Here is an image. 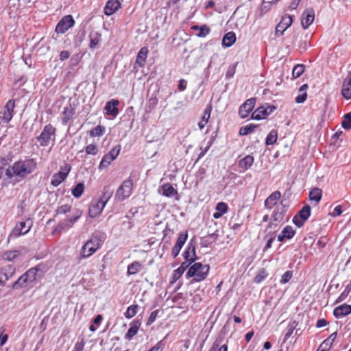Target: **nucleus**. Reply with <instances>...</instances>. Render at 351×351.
<instances>
[{"label": "nucleus", "mask_w": 351, "mask_h": 351, "mask_svg": "<svg viewBox=\"0 0 351 351\" xmlns=\"http://www.w3.org/2000/svg\"><path fill=\"white\" fill-rule=\"evenodd\" d=\"M38 167L36 159L26 158L24 160H19L13 163L5 170V176L8 178L19 177L24 178L33 173Z\"/></svg>", "instance_id": "nucleus-1"}, {"label": "nucleus", "mask_w": 351, "mask_h": 351, "mask_svg": "<svg viewBox=\"0 0 351 351\" xmlns=\"http://www.w3.org/2000/svg\"><path fill=\"white\" fill-rule=\"evenodd\" d=\"M45 267L39 264L36 267L29 269L23 274L12 285V288L17 289L22 287H33L38 279H41L45 274Z\"/></svg>", "instance_id": "nucleus-2"}, {"label": "nucleus", "mask_w": 351, "mask_h": 351, "mask_svg": "<svg viewBox=\"0 0 351 351\" xmlns=\"http://www.w3.org/2000/svg\"><path fill=\"white\" fill-rule=\"evenodd\" d=\"M103 237L99 234H93L82 247L80 253V259L88 258L95 253L103 243Z\"/></svg>", "instance_id": "nucleus-3"}, {"label": "nucleus", "mask_w": 351, "mask_h": 351, "mask_svg": "<svg viewBox=\"0 0 351 351\" xmlns=\"http://www.w3.org/2000/svg\"><path fill=\"white\" fill-rule=\"evenodd\" d=\"M209 271L210 266L208 265L195 263L189 267L186 276L188 278H193V281L201 282L206 278Z\"/></svg>", "instance_id": "nucleus-4"}, {"label": "nucleus", "mask_w": 351, "mask_h": 351, "mask_svg": "<svg viewBox=\"0 0 351 351\" xmlns=\"http://www.w3.org/2000/svg\"><path fill=\"white\" fill-rule=\"evenodd\" d=\"M56 129L51 124L46 125L42 130L40 134L36 137L37 141L40 146L47 147L49 145L50 141H54L56 138Z\"/></svg>", "instance_id": "nucleus-5"}, {"label": "nucleus", "mask_w": 351, "mask_h": 351, "mask_svg": "<svg viewBox=\"0 0 351 351\" xmlns=\"http://www.w3.org/2000/svg\"><path fill=\"white\" fill-rule=\"evenodd\" d=\"M82 211L77 210L72 217L69 219H65L60 221L58 224L54 228L53 234L58 232L69 230L73 227L74 223L81 217Z\"/></svg>", "instance_id": "nucleus-6"}, {"label": "nucleus", "mask_w": 351, "mask_h": 351, "mask_svg": "<svg viewBox=\"0 0 351 351\" xmlns=\"http://www.w3.org/2000/svg\"><path fill=\"white\" fill-rule=\"evenodd\" d=\"M133 182L131 179L124 180L116 191L114 198L121 202L128 199L132 194Z\"/></svg>", "instance_id": "nucleus-7"}, {"label": "nucleus", "mask_w": 351, "mask_h": 351, "mask_svg": "<svg viewBox=\"0 0 351 351\" xmlns=\"http://www.w3.org/2000/svg\"><path fill=\"white\" fill-rule=\"evenodd\" d=\"M32 225L33 223L30 219L17 223L10 233L8 238L16 239L20 236L26 234L30 231Z\"/></svg>", "instance_id": "nucleus-8"}, {"label": "nucleus", "mask_w": 351, "mask_h": 351, "mask_svg": "<svg viewBox=\"0 0 351 351\" xmlns=\"http://www.w3.org/2000/svg\"><path fill=\"white\" fill-rule=\"evenodd\" d=\"M121 149L120 145H117L112 148L110 152L104 155L99 165V169L107 168L119 156Z\"/></svg>", "instance_id": "nucleus-9"}, {"label": "nucleus", "mask_w": 351, "mask_h": 351, "mask_svg": "<svg viewBox=\"0 0 351 351\" xmlns=\"http://www.w3.org/2000/svg\"><path fill=\"white\" fill-rule=\"evenodd\" d=\"M15 100L10 99L7 101L3 109L0 112V119L4 123H8L12 119L14 114Z\"/></svg>", "instance_id": "nucleus-10"}, {"label": "nucleus", "mask_w": 351, "mask_h": 351, "mask_svg": "<svg viewBox=\"0 0 351 351\" xmlns=\"http://www.w3.org/2000/svg\"><path fill=\"white\" fill-rule=\"evenodd\" d=\"M75 25L73 17L69 14L63 16L58 23L55 32L57 34H64L69 28Z\"/></svg>", "instance_id": "nucleus-11"}, {"label": "nucleus", "mask_w": 351, "mask_h": 351, "mask_svg": "<svg viewBox=\"0 0 351 351\" xmlns=\"http://www.w3.org/2000/svg\"><path fill=\"white\" fill-rule=\"evenodd\" d=\"M311 215V207L305 205L300 210L299 213L293 218V223L298 228L304 226V222L309 218Z\"/></svg>", "instance_id": "nucleus-12"}, {"label": "nucleus", "mask_w": 351, "mask_h": 351, "mask_svg": "<svg viewBox=\"0 0 351 351\" xmlns=\"http://www.w3.org/2000/svg\"><path fill=\"white\" fill-rule=\"evenodd\" d=\"M276 109L274 105H267L258 107L252 114V119L261 120L266 119Z\"/></svg>", "instance_id": "nucleus-13"}, {"label": "nucleus", "mask_w": 351, "mask_h": 351, "mask_svg": "<svg viewBox=\"0 0 351 351\" xmlns=\"http://www.w3.org/2000/svg\"><path fill=\"white\" fill-rule=\"evenodd\" d=\"M70 171L71 167L67 164L63 167H61L60 171L53 175L51 180V184L53 186L60 185L67 178Z\"/></svg>", "instance_id": "nucleus-14"}, {"label": "nucleus", "mask_w": 351, "mask_h": 351, "mask_svg": "<svg viewBox=\"0 0 351 351\" xmlns=\"http://www.w3.org/2000/svg\"><path fill=\"white\" fill-rule=\"evenodd\" d=\"M256 104V99L250 98L247 99L244 104H243L239 110V114L242 119H245L248 117L249 114L252 111Z\"/></svg>", "instance_id": "nucleus-15"}, {"label": "nucleus", "mask_w": 351, "mask_h": 351, "mask_svg": "<svg viewBox=\"0 0 351 351\" xmlns=\"http://www.w3.org/2000/svg\"><path fill=\"white\" fill-rule=\"evenodd\" d=\"M15 273V267L12 265L0 268V286H3Z\"/></svg>", "instance_id": "nucleus-16"}, {"label": "nucleus", "mask_w": 351, "mask_h": 351, "mask_svg": "<svg viewBox=\"0 0 351 351\" xmlns=\"http://www.w3.org/2000/svg\"><path fill=\"white\" fill-rule=\"evenodd\" d=\"M292 23L293 18L291 16L284 15L276 27V34L282 35L283 32L291 25Z\"/></svg>", "instance_id": "nucleus-17"}, {"label": "nucleus", "mask_w": 351, "mask_h": 351, "mask_svg": "<svg viewBox=\"0 0 351 351\" xmlns=\"http://www.w3.org/2000/svg\"><path fill=\"white\" fill-rule=\"evenodd\" d=\"M182 256L185 261H189L191 263H193L196 260L197 256L195 254V245L193 239L188 243Z\"/></svg>", "instance_id": "nucleus-18"}, {"label": "nucleus", "mask_w": 351, "mask_h": 351, "mask_svg": "<svg viewBox=\"0 0 351 351\" xmlns=\"http://www.w3.org/2000/svg\"><path fill=\"white\" fill-rule=\"evenodd\" d=\"M105 206L98 199L92 201L89 209L88 215L91 218H95L99 215L104 210Z\"/></svg>", "instance_id": "nucleus-19"}, {"label": "nucleus", "mask_w": 351, "mask_h": 351, "mask_svg": "<svg viewBox=\"0 0 351 351\" xmlns=\"http://www.w3.org/2000/svg\"><path fill=\"white\" fill-rule=\"evenodd\" d=\"M315 19V12L313 9H307L304 11L302 17V26L306 29H307L313 22Z\"/></svg>", "instance_id": "nucleus-20"}, {"label": "nucleus", "mask_w": 351, "mask_h": 351, "mask_svg": "<svg viewBox=\"0 0 351 351\" xmlns=\"http://www.w3.org/2000/svg\"><path fill=\"white\" fill-rule=\"evenodd\" d=\"M119 104V101L117 99H111L106 104L105 110L106 114L116 117L119 114V110L117 106Z\"/></svg>", "instance_id": "nucleus-21"}, {"label": "nucleus", "mask_w": 351, "mask_h": 351, "mask_svg": "<svg viewBox=\"0 0 351 351\" xmlns=\"http://www.w3.org/2000/svg\"><path fill=\"white\" fill-rule=\"evenodd\" d=\"M341 95L347 100L351 99V73H349L343 82Z\"/></svg>", "instance_id": "nucleus-22"}, {"label": "nucleus", "mask_w": 351, "mask_h": 351, "mask_svg": "<svg viewBox=\"0 0 351 351\" xmlns=\"http://www.w3.org/2000/svg\"><path fill=\"white\" fill-rule=\"evenodd\" d=\"M141 325V319H136L134 321H132L130 324V328L125 335V338L128 340L132 339V337L137 334Z\"/></svg>", "instance_id": "nucleus-23"}, {"label": "nucleus", "mask_w": 351, "mask_h": 351, "mask_svg": "<svg viewBox=\"0 0 351 351\" xmlns=\"http://www.w3.org/2000/svg\"><path fill=\"white\" fill-rule=\"evenodd\" d=\"M295 234V231L291 226H285L280 234H278L277 239L279 242H283L285 240L292 239Z\"/></svg>", "instance_id": "nucleus-24"}, {"label": "nucleus", "mask_w": 351, "mask_h": 351, "mask_svg": "<svg viewBox=\"0 0 351 351\" xmlns=\"http://www.w3.org/2000/svg\"><path fill=\"white\" fill-rule=\"evenodd\" d=\"M350 313L351 305H348L347 304H343L339 306H337L333 310V315L337 319L346 316Z\"/></svg>", "instance_id": "nucleus-25"}, {"label": "nucleus", "mask_w": 351, "mask_h": 351, "mask_svg": "<svg viewBox=\"0 0 351 351\" xmlns=\"http://www.w3.org/2000/svg\"><path fill=\"white\" fill-rule=\"evenodd\" d=\"M120 8L121 3L118 0H109L104 7V13L107 16H110L116 12Z\"/></svg>", "instance_id": "nucleus-26"}, {"label": "nucleus", "mask_w": 351, "mask_h": 351, "mask_svg": "<svg viewBox=\"0 0 351 351\" xmlns=\"http://www.w3.org/2000/svg\"><path fill=\"white\" fill-rule=\"evenodd\" d=\"M148 54V49L145 47L141 48L138 52L136 59L134 63V68L137 66L141 68L144 66Z\"/></svg>", "instance_id": "nucleus-27"}, {"label": "nucleus", "mask_w": 351, "mask_h": 351, "mask_svg": "<svg viewBox=\"0 0 351 351\" xmlns=\"http://www.w3.org/2000/svg\"><path fill=\"white\" fill-rule=\"evenodd\" d=\"M75 114V110L71 105L65 106L62 112V123L66 125L72 119Z\"/></svg>", "instance_id": "nucleus-28"}, {"label": "nucleus", "mask_w": 351, "mask_h": 351, "mask_svg": "<svg viewBox=\"0 0 351 351\" xmlns=\"http://www.w3.org/2000/svg\"><path fill=\"white\" fill-rule=\"evenodd\" d=\"M281 194L279 191L272 193L265 201V206L267 208L271 209L280 198Z\"/></svg>", "instance_id": "nucleus-29"}, {"label": "nucleus", "mask_w": 351, "mask_h": 351, "mask_svg": "<svg viewBox=\"0 0 351 351\" xmlns=\"http://www.w3.org/2000/svg\"><path fill=\"white\" fill-rule=\"evenodd\" d=\"M236 34L233 32L226 33L222 39V45L224 47H230L236 42Z\"/></svg>", "instance_id": "nucleus-30"}, {"label": "nucleus", "mask_w": 351, "mask_h": 351, "mask_svg": "<svg viewBox=\"0 0 351 351\" xmlns=\"http://www.w3.org/2000/svg\"><path fill=\"white\" fill-rule=\"evenodd\" d=\"M254 162V158L251 155L245 156L243 158L241 159L239 162V168L243 171H246L251 167Z\"/></svg>", "instance_id": "nucleus-31"}, {"label": "nucleus", "mask_w": 351, "mask_h": 351, "mask_svg": "<svg viewBox=\"0 0 351 351\" xmlns=\"http://www.w3.org/2000/svg\"><path fill=\"white\" fill-rule=\"evenodd\" d=\"M160 189L162 195L167 197H171L178 194L177 190L169 183L162 184Z\"/></svg>", "instance_id": "nucleus-32"}, {"label": "nucleus", "mask_w": 351, "mask_h": 351, "mask_svg": "<svg viewBox=\"0 0 351 351\" xmlns=\"http://www.w3.org/2000/svg\"><path fill=\"white\" fill-rule=\"evenodd\" d=\"M88 37L90 39V49H95L101 41V35L97 32H92L90 33Z\"/></svg>", "instance_id": "nucleus-33"}, {"label": "nucleus", "mask_w": 351, "mask_h": 351, "mask_svg": "<svg viewBox=\"0 0 351 351\" xmlns=\"http://www.w3.org/2000/svg\"><path fill=\"white\" fill-rule=\"evenodd\" d=\"M112 194L113 190H112L109 186H105L103 189L101 196L98 199V200L106 206Z\"/></svg>", "instance_id": "nucleus-34"}, {"label": "nucleus", "mask_w": 351, "mask_h": 351, "mask_svg": "<svg viewBox=\"0 0 351 351\" xmlns=\"http://www.w3.org/2000/svg\"><path fill=\"white\" fill-rule=\"evenodd\" d=\"M143 267L138 261H134L128 266L127 274L128 276L136 274Z\"/></svg>", "instance_id": "nucleus-35"}, {"label": "nucleus", "mask_w": 351, "mask_h": 351, "mask_svg": "<svg viewBox=\"0 0 351 351\" xmlns=\"http://www.w3.org/2000/svg\"><path fill=\"white\" fill-rule=\"evenodd\" d=\"M285 216V210L282 206H278L274 210L272 214V219L276 222H281L283 221Z\"/></svg>", "instance_id": "nucleus-36"}, {"label": "nucleus", "mask_w": 351, "mask_h": 351, "mask_svg": "<svg viewBox=\"0 0 351 351\" xmlns=\"http://www.w3.org/2000/svg\"><path fill=\"white\" fill-rule=\"evenodd\" d=\"M191 29L193 30H199V33L197 36L201 38L206 37L210 32V29L206 25H202L201 26L193 25L191 27Z\"/></svg>", "instance_id": "nucleus-37"}, {"label": "nucleus", "mask_w": 351, "mask_h": 351, "mask_svg": "<svg viewBox=\"0 0 351 351\" xmlns=\"http://www.w3.org/2000/svg\"><path fill=\"white\" fill-rule=\"evenodd\" d=\"M298 323L296 321H291L289 323L287 328L286 332L284 336L283 342H285L289 339V338L292 335L294 330L298 326Z\"/></svg>", "instance_id": "nucleus-38"}, {"label": "nucleus", "mask_w": 351, "mask_h": 351, "mask_svg": "<svg viewBox=\"0 0 351 351\" xmlns=\"http://www.w3.org/2000/svg\"><path fill=\"white\" fill-rule=\"evenodd\" d=\"M274 3H271L269 0H263V3L258 10V16L261 17L267 13L271 8Z\"/></svg>", "instance_id": "nucleus-39"}, {"label": "nucleus", "mask_w": 351, "mask_h": 351, "mask_svg": "<svg viewBox=\"0 0 351 351\" xmlns=\"http://www.w3.org/2000/svg\"><path fill=\"white\" fill-rule=\"evenodd\" d=\"M322 197V191L319 188L313 189L309 193V199L311 201H314L318 203Z\"/></svg>", "instance_id": "nucleus-40"}, {"label": "nucleus", "mask_w": 351, "mask_h": 351, "mask_svg": "<svg viewBox=\"0 0 351 351\" xmlns=\"http://www.w3.org/2000/svg\"><path fill=\"white\" fill-rule=\"evenodd\" d=\"M210 112H211L210 108H206L204 110L202 120L198 123V126L200 130H202L206 126V125L208 123V120L210 117Z\"/></svg>", "instance_id": "nucleus-41"}, {"label": "nucleus", "mask_w": 351, "mask_h": 351, "mask_svg": "<svg viewBox=\"0 0 351 351\" xmlns=\"http://www.w3.org/2000/svg\"><path fill=\"white\" fill-rule=\"evenodd\" d=\"M21 255V252L19 250H9L6 251L3 254V258L8 261H13L14 259L18 258Z\"/></svg>", "instance_id": "nucleus-42"}, {"label": "nucleus", "mask_w": 351, "mask_h": 351, "mask_svg": "<svg viewBox=\"0 0 351 351\" xmlns=\"http://www.w3.org/2000/svg\"><path fill=\"white\" fill-rule=\"evenodd\" d=\"M84 189V184L83 182H79L72 189L71 193L75 198H79L83 194Z\"/></svg>", "instance_id": "nucleus-43"}, {"label": "nucleus", "mask_w": 351, "mask_h": 351, "mask_svg": "<svg viewBox=\"0 0 351 351\" xmlns=\"http://www.w3.org/2000/svg\"><path fill=\"white\" fill-rule=\"evenodd\" d=\"M139 308V306L138 304H132L128 307L124 315L127 319H131L133 317L136 313Z\"/></svg>", "instance_id": "nucleus-44"}, {"label": "nucleus", "mask_w": 351, "mask_h": 351, "mask_svg": "<svg viewBox=\"0 0 351 351\" xmlns=\"http://www.w3.org/2000/svg\"><path fill=\"white\" fill-rule=\"evenodd\" d=\"M277 138H278L277 131L275 130H272L270 131V132L267 136L265 143L267 145H274L276 142Z\"/></svg>", "instance_id": "nucleus-45"}, {"label": "nucleus", "mask_w": 351, "mask_h": 351, "mask_svg": "<svg viewBox=\"0 0 351 351\" xmlns=\"http://www.w3.org/2000/svg\"><path fill=\"white\" fill-rule=\"evenodd\" d=\"M305 66L302 64L295 65L292 71V76L293 78H298L304 72Z\"/></svg>", "instance_id": "nucleus-46"}, {"label": "nucleus", "mask_w": 351, "mask_h": 351, "mask_svg": "<svg viewBox=\"0 0 351 351\" xmlns=\"http://www.w3.org/2000/svg\"><path fill=\"white\" fill-rule=\"evenodd\" d=\"M105 132V128L101 125L96 126L90 131V135L92 137L101 136Z\"/></svg>", "instance_id": "nucleus-47"}, {"label": "nucleus", "mask_w": 351, "mask_h": 351, "mask_svg": "<svg viewBox=\"0 0 351 351\" xmlns=\"http://www.w3.org/2000/svg\"><path fill=\"white\" fill-rule=\"evenodd\" d=\"M256 128V125L254 124H248L245 126L241 127L239 130V134L241 136H245L252 132L254 129Z\"/></svg>", "instance_id": "nucleus-48"}, {"label": "nucleus", "mask_w": 351, "mask_h": 351, "mask_svg": "<svg viewBox=\"0 0 351 351\" xmlns=\"http://www.w3.org/2000/svg\"><path fill=\"white\" fill-rule=\"evenodd\" d=\"M188 238V232L187 231L182 232L179 234L177 241L176 242V245H178L180 247H183L184 243H186Z\"/></svg>", "instance_id": "nucleus-49"}, {"label": "nucleus", "mask_w": 351, "mask_h": 351, "mask_svg": "<svg viewBox=\"0 0 351 351\" xmlns=\"http://www.w3.org/2000/svg\"><path fill=\"white\" fill-rule=\"evenodd\" d=\"M158 99L156 96H152L149 98L147 103V109L149 112H151L153 109L155 108L156 105L158 104Z\"/></svg>", "instance_id": "nucleus-50"}, {"label": "nucleus", "mask_w": 351, "mask_h": 351, "mask_svg": "<svg viewBox=\"0 0 351 351\" xmlns=\"http://www.w3.org/2000/svg\"><path fill=\"white\" fill-rule=\"evenodd\" d=\"M341 126L345 130L351 129V114L348 113L344 116V119L341 122Z\"/></svg>", "instance_id": "nucleus-51"}, {"label": "nucleus", "mask_w": 351, "mask_h": 351, "mask_svg": "<svg viewBox=\"0 0 351 351\" xmlns=\"http://www.w3.org/2000/svg\"><path fill=\"white\" fill-rule=\"evenodd\" d=\"M350 291H351V283H350L349 285H348L346 286V287L345 288L343 291L338 297V298H337L336 302H340L344 300L348 297V295H349Z\"/></svg>", "instance_id": "nucleus-52"}, {"label": "nucleus", "mask_w": 351, "mask_h": 351, "mask_svg": "<svg viewBox=\"0 0 351 351\" xmlns=\"http://www.w3.org/2000/svg\"><path fill=\"white\" fill-rule=\"evenodd\" d=\"M71 210V206L69 204H64L60 206L56 210V215H64L69 213Z\"/></svg>", "instance_id": "nucleus-53"}, {"label": "nucleus", "mask_w": 351, "mask_h": 351, "mask_svg": "<svg viewBox=\"0 0 351 351\" xmlns=\"http://www.w3.org/2000/svg\"><path fill=\"white\" fill-rule=\"evenodd\" d=\"M85 152L88 155L95 156L98 152V147L95 144H90L85 147Z\"/></svg>", "instance_id": "nucleus-54"}, {"label": "nucleus", "mask_w": 351, "mask_h": 351, "mask_svg": "<svg viewBox=\"0 0 351 351\" xmlns=\"http://www.w3.org/2000/svg\"><path fill=\"white\" fill-rule=\"evenodd\" d=\"M278 223L276 221H271L268 226V227L266 229V231H267V236H269V234H274V233L278 230Z\"/></svg>", "instance_id": "nucleus-55"}, {"label": "nucleus", "mask_w": 351, "mask_h": 351, "mask_svg": "<svg viewBox=\"0 0 351 351\" xmlns=\"http://www.w3.org/2000/svg\"><path fill=\"white\" fill-rule=\"evenodd\" d=\"M293 276V271H285L283 275L282 276V278L280 279V283L281 284H286L292 278Z\"/></svg>", "instance_id": "nucleus-56"}, {"label": "nucleus", "mask_w": 351, "mask_h": 351, "mask_svg": "<svg viewBox=\"0 0 351 351\" xmlns=\"http://www.w3.org/2000/svg\"><path fill=\"white\" fill-rule=\"evenodd\" d=\"M216 210L223 215L228 211V205L224 202H219L216 206Z\"/></svg>", "instance_id": "nucleus-57"}, {"label": "nucleus", "mask_w": 351, "mask_h": 351, "mask_svg": "<svg viewBox=\"0 0 351 351\" xmlns=\"http://www.w3.org/2000/svg\"><path fill=\"white\" fill-rule=\"evenodd\" d=\"M183 274H184V272L182 271H181L180 269H179L178 268L175 269L172 274V280L171 282V283L176 282L182 276Z\"/></svg>", "instance_id": "nucleus-58"}, {"label": "nucleus", "mask_w": 351, "mask_h": 351, "mask_svg": "<svg viewBox=\"0 0 351 351\" xmlns=\"http://www.w3.org/2000/svg\"><path fill=\"white\" fill-rule=\"evenodd\" d=\"M158 313H159V310H155L151 313V314L147 321V326L152 324L155 322V320L158 315Z\"/></svg>", "instance_id": "nucleus-59"}, {"label": "nucleus", "mask_w": 351, "mask_h": 351, "mask_svg": "<svg viewBox=\"0 0 351 351\" xmlns=\"http://www.w3.org/2000/svg\"><path fill=\"white\" fill-rule=\"evenodd\" d=\"M84 345L85 343L83 340L78 341L75 343L72 351H83Z\"/></svg>", "instance_id": "nucleus-60"}, {"label": "nucleus", "mask_w": 351, "mask_h": 351, "mask_svg": "<svg viewBox=\"0 0 351 351\" xmlns=\"http://www.w3.org/2000/svg\"><path fill=\"white\" fill-rule=\"evenodd\" d=\"M332 343L329 341L327 339H326L320 345H319V347H321L322 349L326 350V351H329V350L330 349L331 346H332Z\"/></svg>", "instance_id": "nucleus-61"}, {"label": "nucleus", "mask_w": 351, "mask_h": 351, "mask_svg": "<svg viewBox=\"0 0 351 351\" xmlns=\"http://www.w3.org/2000/svg\"><path fill=\"white\" fill-rule=\"evenodd\" d=\"M307 98L306 92L302 93L295 97V102L298 104H302L306 101Z\"/></svg>", "instance_id": "nucleus-62"}, {"label": "nucleus", "mask_w": 351, "mask_h": 351, "mask_svg": "<svg viewBox=\"0 0 351 351\" xmlns=\"http://www.w3.org/2000/svg\"><path fill=\"white\" fill-rule=\"evenodd\" d=\"M342 213V208L341 205H337L335 207L333 211L330 213V215L333 217L341 215Z\"/></svg>", "instance_id": "nucleus-63"}, {"label": "nucleus", "mask_w": 351, "mask_h": 351, "mask_svg": "<svg viewBox=\"0 0 351 351\" xmlns=\"http://www.w3.org/2000/svg\"><path fill=\"white\" fill-rule=\"evenodd\" d=\"M181 249H182V247H180L176 244L174 245V246L173 247V248L171 250V254L173 258H176L178 256Z\"/></svg>", "instance_id": "nucleus-64"}]
</instances>
